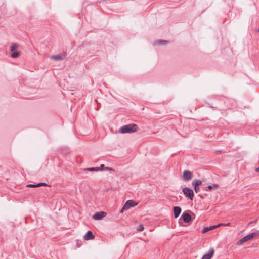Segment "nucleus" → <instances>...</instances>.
<instances>
[{"instance_id":"obj_1","label":"nucleus","mask_w":259,"mask_h":259,"mask_svg":"<svg viewBox=\"0 0 259 259\" xmlns=\"http://www.w3.org/2000/svg\"><path fill=\"white\" fill-rule=\"evenodd\" d=\"M138 126L136 124H130L121 127L119 130L121 133H132L138 130Z\"/></svg>"},{"instance_id":"obj_2","label":"nucleus","mask_w":259,"mask_h":259,"mask_svg":"<svg viewBox=\"0 0 259 259\" xmlns=\"http://www.w3.org/2000/svg\"><path fill=\"white\" fill-rule=\"evenodd\" d=\"M182 192L185 197L188 198L191 200H193L194 194L192 189L188 187H184L182 189Z\"/></svg>"},{"instance_id":"obj_3","label":"nucleus","mask_w":259,"mask_h":259,"mask_svg":"<svg viewBox=\"0 0 259 259\" xmlns=\"http://www.w3.org/2000/svg\"><path fill=\"white\" fill-rule=\"evenodd\" d=\"M136 205L137 203L135 201L132 200H127L120 210V213H122L124 211H126L131 207H134Z\"/></svg>"},{"instance_id":"obj_4","label":"nucleus","mask_w":259,"mask_h":259,"mask_svg":"<svg viewBox=\"0 0 259 259\" xmlns=\"http://www.w3.org/2000/svg\"><path fill=\"white\" fill-rule=\"evenodd\" d=\"M66 56L67 53L66 52H63L56 55H52L50 58L55 61H61L64 59Z\"/></svg>"},{"instance_id":"obj_5","label":"nucleus","mask_w":259,"mask_h":259,"mask_svg":"<svg viewBox=\"0 0 259 259\" xmlns=\"http://www.w3.org/2000/svg\"><path fill=\"white\" fill-rule=\"evenodd\" d=\"M193 177L192 172L189 170H184L183 171L182 179L184 181L190 180Z\"/></svg>"},{"instance_id":"obj_6","label":"nucleus","mask_w":259,"mask_h":259,"mask_svg":"<svg viewBox=\"0 0 259 259\" xmlns=\"http://www.w3.org/2000/svg\"><path fill=\"white\" fill-rule=\"evenodd\" d=\"M107 213L104 211L97 212L93 216V218L96 220H101L106 216Z\"/></svg>"},{"instance_id":"obj_7","label":"nucleus","mask_w":259,"mask_h":259,"mask_svg":"<svg viewBox=\"0 0 259 259\" xmlns=\"http://www.w3.org/2000/svg\"><path fill=\"white\" fill-rule=\"evenodd\" d=\"M181 218H182L183 221L187 223H189L192 221L191 215L188 213H183Z\"/></svg>"},{"instance_id":"obj_8","label":"nucleus","mask_w":259,"mask_h":259,"mask_svg":"<svg viewBox=\"0 0 259 259\" xmlns=\"http://www.w3.org/2000/svg\"><path fill=\"white\" fill-rule=\"evenodd\" d=\"M259 235V231H257L256 232H252L245 237H244V239L246 241H249L252 239L255 236H256Z\"/></svg>"},{"instance_id":"obj_9","label":"nucleus","mask_w":259,"mask_h":259,"mask_svg":"<svg viewBox=\"0 0 259 259\" xmlns=\"http://www.w3.org/2000/svg\"><path fill=\"white\" fill-rule=\"evenodd\" d=\"M214 251L213 248H210L208 252L202 256V259H210L214 253Z\"/></svg>"},{"instance_id":"obj_10","label":"nucleus","mask_w":259,"mask_h":259,"mask_svg":"<svg viewBox=\"0 0 259 259\" xmlns=\"http://www.w3.org/2000/svg\"><path fill=\"white\" fill-rule=\"evenodd\" d=\"M95 236L93 234L91 231H88L84 236V239L85 240H93L95 238Z\"/></svg>"},{"instance_id":"obj_11","label":"nucleus","mask_w":259,"mask_h":259,"mask_svg":"<svg viewBox=\"0 0 259 259\" xmlns=\"http://www.w3.org/2000/svg\"><path fill=\"white\" fill-rule=\"evenodd\" d=\"M173 209L174 217L177 218L181 212V208L179 206H175Z\"/></svg>"},{"instance_id":"obj_12","label":"nucleus","mask_w":259,"mask_h":259,"mask_svg":"<svg viewBox=\"0 0 259 259\" xmlns=\"http://www.w3.org/2000/svg\"><path fill=\"white\" fill-rule=\"evenodd\" d=\"M220 225H223L222 224H218V225L217 226H211L210 227H205L202 231V233L204 234L206 232H207V231H209V230H212L215 228H216L218 226H220Z\"/></svg>"},{"instance_id":"obj_13","label":"nucleus","mask_w":259,"mask_h":259,"mask_svg":"<svg viewBox=\"0 0 259 259\" xmlns=\"http://www.w3.org/2000/svg\"><path fill=\"white\" fill-rule=\"evenodd\" d=\"M202 182L200 180L194 179L192 182V185L193 186L198 187L202 184Z\"/></svg>"},{"instance_id":"obj_14","label":"nucleus","mask_w":259,"mask_h":259,"mask_svg":"<svg viewBox=\"0 0 259 259\" xmlns=\"http://www.w3.org/2000/svg\"><path fill=\"white\" fill-rule=\"evenodd\" d=\"M218 184H213V185H209L207 187L205 188V190L206 191H211L212 190L216 189V188L218 187Z\"/></svg>"},{"instance_id":"obj_15","label":"nucleus","mask_w":259,"mask_h":259,"mask_svg":"<svg viewBox=\"0 0 259 259\" xmlns=\"http://www.w3.org/2000/svg\"><path fill=\"white\" fill-rule=\"evenodd\" d=\"M86 170L90 171H98L100 170V168H99V167H91V168H87Z\"/></svg>"},{"instance_id":"obj_16","label":"nucleus","mask_w":259,"mask_h":259,"mask_svg":"<svg viewBox=\"0 0 259 259\" xmlns=\"http://www.w3.org/2000/svg\"><path fill=\"white\" fill-rule=\"evenodd\" d=\"M20 55V53L18 51L14 52L11 54V56L13 58H17Z\"/></svg>"},{"instance_id":"obj_17","label":"nucleus","mask_w":259,"mask_h":259,"mask_svg":"<svg viewBox=\"0 0 259 259\" xmlns=\"http://www.w3.org/2000/svg\"><path fill=\"white\" fill-rule=\"evenodd\" d=\"M18 47V45L16 44H13L11 46V51H14Z\"/></svg>"},{"instance_id":"obj_18","label":"nucleus","mask_w":259,"mask_h":259,"mask_svg":"<svg viewBox=\"0 0 259 259\" xmlns=\"http://www.w3.org/2000/svg\"><path fill=\"white\" fill-rule=\"evenodd\" d=\"M246 242L245 240L244 239V237L240 239L237 243V245H240L242 244L243 243Z\"/></svg>"},{"instance_id":"obj_19","label":"nucleus","mask_w":259,"mask_h":259,"mask_svg":"<svg viewBox=\"0 0 259 259\" xmlns=\"http://www.w3.org/2000/svg\"><path fill=\"white\" fill-rule=\"evenodd\" d=\"M36 187H40V186H47V184L45 183H39L37 184H36Z\"/></svg>"},{"instance_id":"obj_20","label":"nucleus","mask_w":259,"mask_h":259,"mask_svg":"<svg viewBox=\"0 0 259 259\" xmlns=\"http://www.w3.org/2000/svg\"><path fill=\"white\" fill-rule=\"evenodd\" d=\"M138 231H142L144 230V227L142 225H140L137 229Z\"/></svg>"},{"instance_id":"obj_21","label":"nucleus","mask_w":259,"mask_h":259,"mask_svg":"<svg viewBox=\"0 0 259 259\" xmlns=\"http://www.w3.org/2000/svg\"><path fill=\"white\" fill-rule=\"evenodd\" d=\"M194 190L196 193H198L200 191V188L199 187L193 186Z\"/></svg>"},{"instance_id":"obj_22","label":"nucleus","mask_w":259,"mask_h":259,"mask_svg":"<svg viewBox=\"0 0 259 259\" xmlns=\"http://www.w3.org/2000/svg\"><path fill=\"white\" fill-rule=\"evenodd\" d=\"M100 168V170H105V166L104 164H101Z\"/></svg>"},{"instance_id":"obj_23","label":"nucleus","mask_w":259,"mask_h":259,"mask_svg":"<svg viewBox=\"0 0 259 259\" xmlns=\"http://www.w3.org/2000/svg\"><path fill=\"white\" fill-rule=\"evenodd\" d=\"M27 187L34 188V187H36V186L35 184H28V185H27Z\"/></svg>"},{"instance_id":"obj_24","label":"nucleus","mask_w":259,"mask_h":259,"mask_svg":"<svg viewBox=\"0 0 259 259\" xmlns=\"http://www.w3.org/2000/svg\"><path fill=\"white\" fill-rule=\"evenodd\" d=\"M158 42L160 44H165L167 43V41L164 40H159L158 41Z\"/></svg>"},{"instance_id":"obj_25","label":"nucleus","mask_w":259,"mask_h":259,"mask_svg":"<svg viewBox=\"0 0 259 259\" xmlns=\"http://www.w3.org/2000/svg\"><path fill=\"white\" fill-rule=\"evenodd\" d=\"M105 170H109V171H112L113 169L112 168H110V167H105Z\"/></svg>"},{"instance_id":"obj_26","label":"nucleus","mask_w":259,"mask_h":259,"mask_svg":"<svg viewBox=\"0 0 259 259\" xmlns=\"http://www.w3.org/2000/svg\"><path fill=\"white\" fill-rule=\"evenodd\" d=\"M255 171L257 172H259V167L256 168L255 170Z\"/></svg>"},{"instance_id":"obj_27","label":"nucleus","mask_w":259,"mask_h":259,"mask_svg":"<svg viewBox=\"0 0 259 259\" xmlns=\"http://www.w3.org/2000/svg\"><path fill=\"white\" fill-rule=\"evenodd\" d=\"M229 224H230L229 223H227V224H224L223 225L224 226H229Z\"/></svg>"},{"instance_id":"obj_28","label":"nucleus","mask_w":259,"mask_h":259,"mask_svg":"<svg viewBox=\"0 0 259 259\" xmlns=\"http://www.w3.org/2000/svg\"><path fill=\"white\" fill-rule=\"evenodd\" d=\"M258 32H259V29H258Z\"/></svg>"}]
</instances>
